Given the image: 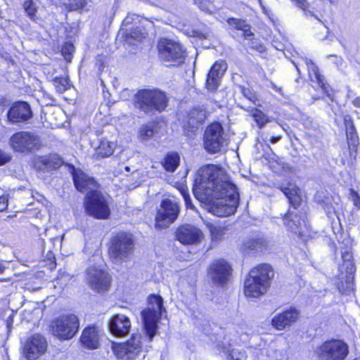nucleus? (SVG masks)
Wrapping results in <instances>:
<instances>
[{
  "label": "nucleus",
  "mask_w": 360,
  "mask_h": 360,
  "mask_svg": "<svg viewBox=\"0 0 360 360\" xmlns=\"http://www.w3.org/2000/svg\"><path fill=\"white\" fill-rule=\"evenodd\" d=\"M193 192L199 201L209 206L210 212L218 217L234 214L239 204L236 186L222 168L214 165L203 166L198 171Z\"/></svg>",
  "instance_id": "1"
},
{
  "label": "nucleus",
  "mask_w": 360,
  "mask_h": 360,
  "mask_svg": "<svg viewBox=\"0 0 360 360\" xmlns=\"http://www.w3.org/2000/svg\"><path fill=\"white\" fill-rule=\"evenodd\" d=\"M340 248L342 262L339 266V281L336 287L342 295H350L354 292V276L356 266L352 252V242L349 237H345L342 241Z\"/></svg>",
  "instance_id": "2"
},
{
  "label": "nucleus",
  "mask_w": 360,
  "mask_h": 360,
  "mask_svg": "<svg viewBox=\"0 0 360 360\" xmlns=\"http://www.w3.org/2000/svg\"><path fill=\"white\" fill-rule=\"evenodd\" d=\"M168 102L167 94L156 88L139 90L134 96L135 108L148 115L162 112L167 107Z\"/></svg>",
  "instance_id": "3"
},
{
  "label": "nucleus",
  "mask_w": 360,
  "mask_h": 360,
  "mask_svg": "<svg viewBox=\"0 0 360 360\" xmlns=\"http://www.w3.org/2000/svg\"><path fill=\"white\" fill-rule=\"evenodd\" d=\"M163 311H165V309L162 297L150 295L148 297L147 308L141 311L144 328L150 341L156 334L157 323Z\"/></svg>",
  "instance_id": "4"
},
{
  "label": "nucleus",
  "mask_w": 360,
  "mask_h": 360,
  "mask_svg": "<svg viewBox=\"0 0 360 360\" xmlns=\"http://www.w3.org/2000/svg\"><path fill=\"white\" fill-rule=\"evenodd\" d=\"M158 56L167 66L179 67L184 63L186 49L179 41L166 38L160 39L158 44Z\"/></svg>",
  "instance_id": "5"
},
{
  "label": "nucleus",
  "mask_w": 360,
  "mask_h": 360,
  "mask_svg": "<svg viewBox=\"0 0 360 360\" xmlns=\"http://www.w3.org/2000/svg\"><path fill=\"white\" fill-rule=\"evenodd\" d=\"M349 347L342 339L331 338L321 343L317 349L319 360H345Z\"/></svg>",
  "instance_id": "6"
},
{
  "label": "nucleus",
  "mask_w": 360,
  "mask_h": 360,
  "mask_svg": "<svg viewBox=\"0 0 360 360\" xmlns=\"http://www.w3.org/2000/svg\"><path fill=\"white\" fill-rule=\"evenodd\" d=\"M134 246L131 235L119 233L111 240L109 255L115 262H127L134 252Z\"/></svg>",
  "instance_id": "7"
},
{
  "label": "nucleus",
  "mask_w": 360,
  "mask_h": 360,
  "mask_svg": "<svg viewBox=\"0 0 360 360\" xmlns=\"http://www.w3.org/2000/svg\"><path fill=\"white\" fill-rule=\"evenodd\" d=\"M9 144L14 151L26 154L34 153L41 146L38 135L23 131L13 134L9 139Z\"/></svg>",
  "instance_id": "8"
},
{
  "label": "nucleus",
  "mask_w": 360,
  "mask_h": 360,
  "mask_svg": "<svg viewBox=\"0 0 360 360\" xmlns=\"http://www.w3.org/2000/svg\"><path fill=\"white\" fill-rule=\"evenodd\" d=\"M79 326V319L75 314L61 316L51 321V333L62 340H69L77 333Z\"/></svg>",
  "instance_id": "9"
},
{
  "label": "nucleus",
  "mask_w": 360,
  "mask_h": 360,
  "mask_svg": "<svg viewBox=\"0 0 360 360\" xmlns=\"http://www.w3.org/2000/svg\"><path fill=\"white\" fill-rule=\"evenodd\" d=\"M86 213L97 219H108L110 209L107 198L98 191L89 192L84 200Z\"/></svg>",
  "instance_id": "10"
},
{
  "label": "nucleus",
  "mask_w": 360,
  "mask_h": 360,
  "mask_svg": "<svg viewBox=\"0 0 360 360\" xmlns=\"http://www.w3.org/2000/svg\"><path fill=\"white\" fill-rule=\"evenodd\" d=\"M179 213L180 205L177 202L169 198L162 200L155 217V227H169L177 219Z\"/></svg>",
  "instance_id": "11"
},
{
  "label": "nucleus",
  "mask_w": 360,
  "mask_h": 360,
  "mask_svg": "<svg viewBox=\"0 0 360 360\" xmlns=\"http://www.w3.org/2000/svg\"><path fill=\"white\" fill-rule=\"evenodd\" d=\"M222 125L219 122H214L207 127L204 133V146L210 153H216L220 151L227 140Z\"/></svg>",
  "instance_id": "12"
},
{
  "label": "nucleus",
  "mask_w": 360,
  "mask_h": 360,
  "mask_svg": "<svg viewBox=\"0 0 360 360\" xmlns=\"http://www.w3.org/2000/svg\"><path fill=\"white\" fill-rule=\"evenodd\" d=\"M112 349L118 360H134L142 351L141 335L134 334L125 342L112 343Z\"/></svg>",
  "instance_id": "13"
},
{
  "label": "nucleus",
  "mask_w": 360,
  "mask_h": 360,
  "mask_svg": "<svg viewBox=\"0 0 360 360\" xmlns=\"http://www.w3.org/2000/svg\"><path fill=\"white\" fill-rule=\"evenodd\" d=\"M86 280L89 286L97 292H103L109 290L111 276L103 270L90 266L86 270Z\"/></svg>",
  "instance_id": "14"
},
{
  "label": "nucleus",
  "mask_w": 360,
  "mask_h": 360,
  "mask_svg": "<svg viewBox=\"0 0 360 360\" xmlns=\"http://www.w3.org/2000/svg\"><path fill=\"white\" fill-rule=\"evenodd\" d=\"M47 349V342L44 337L34 334L25 342L22 354L27 360H36L43 355Z\"/></svg>",
  "instance_id": "15"
},
{
  "label": "nucleus",
  "mask_w": 360,
  "mask_h": 360,
  "mask_svg": "<svg viewBox=\"0 0 360 360\" xmlns=\"http://www.w3.org/2000/svg\"><path fill=\"white\" fill-rule=\"evenodd\" d=\"M202 237L200 229L188 224L179 226L175 232V238L184 245H197L200 243Z\"/></svg>",
  "instance_id": "16"
},
{
  "label": "nucleus",
  "mask_w": 360,
  "mask_h": 360,
  "mask_svg": "<svg viewBox=\"0 0 360 360\" xmlns=\"http://www.w3.org/2000/svg\"><path fill=\"white\" fill-rule=\"evenodd\" d=\"M32 117L30 105L25 101L14 103L7 112L8 120L13 124L25 122Z\"/></svg>",
  "instance_id": "17"
},
{
  "label": "nucleus",
  "mask_w": 360,
  "mask_h": 360,
  "mask_svg": "<svg viewBox=\"0 0 360 360\" xmlns=\"http://www.w3.org/2000/svg\"><path fill=\"white\" fill-rule=\"evenodd\" d=\"M231 267L224 259L214 261L210 267L209 276L214 283L219 285L226 283L231 276Z\"/></svg>",
  "instance_id": "18"
},
{
  "label": "nucleus",
  "mask_w": 360,
  "mask_h": 360,
  "mask_svg": "<svg viewBox=\"0 0 360 360\" xmlns=\"http://www.w3.org/2000/svg\"><path fill=\"white\" fill-rule=\"evenodd\" d=\"M108 328L114 336L124 337L131 329L130 319L124 314H115L109 320Z\"/></svg>",
  "instance_id": "19"
},
{
  "label": "nucleus",
  "mask_w": 360,
  "mask_h": 360,
  "mask_svg": "<svg viewBox=\"0 0 360 360\" xmlns=\"http://www.w3.org/2000/svg\"><path fill=\"white\" fill-rule=\"evenodd\" d=\"M226 70V64L223 61H217L207 74L206 86L209 91H215L220 84V79Z\"/></svg>",
  "instance_id": "20"
},
{
  "label": "nucleus",
  "mask_w": 360,
  "mask_h": 360,
  "mask_svg": "<svg viewBox=\"0 0 360 360\" xmlns=\"http://www.w3.org/2000/svg\"><path fill=\"white\" fill-rule=\"evenodd\" d=\"M75 188L80 192L96 191L98 187L94 178L89 176L81 171L74 172L72 174Z\"/></svg>",
  "instance_id": "21"
},
{
  "label": "nucleus",
  "mask_w": 360,
  "mask_h": 360,
  "mask_svg": "<svg viewBox=\"0 0 360 360\" xmlns=\"http://www.w3.org/2000/svg\"><path fill=\"white\" fill-rule=\"evenodd\" d=\"M101 331L96 326L86 327L82 332L80 341L85 348L96 349L100 345Z\"/></svg>",
  "instance_id": "22"
},
{
  "label": "nucleus",
  "mask_w": 360,
  "mask_h": 360,
  "mask_svg": "<svg viewBox=\"0 0 360 360\" xmlns=\"http://www.w3.org/2000/svg\"><path fill=\"white\" fill-rule=\"evenodd\" d=\"M269 288L262 284L259 281L252 277L249 273L244 283V292L248 297H259L265 294Z\"/></svg>",
  "instance_id": "23"
},
{
  "label": "nucleus",
  "mask_w": 360,
  "mask_h": 360,
  "mask_svg": "<svg viewBox=\"0 0 360 360\" xmlns=\"http://www.w3.org/2000/svg\"><path fill=\"white\" fill-rule=\"evenodd\" d=\"M299 316V311L290 309L274 316L271 321L272 326L277 330H283L295 322Z\"/></svg>",
  "instance_id": "24"
},
{
  "label": "nucleus",
  "mask_w": 360,
  "mask_h": 360,
  "mask_svg": "<svg viewBox=\"0 0 360 360\" xmlns=\"http://www.w3.org/2000/svg\"><path fill=\"white\" fill-rule=\"evenodd\" d=\"M249 273L252 277L254 276L267 288L270 287L271 280L274 276V269L268 264H259L252 269Z\"/></svg>",
  "instance_id": "25"
},
{
  "label": "nucleus",
  "mask_w": 360,
  "mask_h": 360,
  "mask_svg": "<svg viewBox=\"0 0 360 360\" xmlns=\"http://www.w3.org/2000/svg\"><path fill=\"white\" fill-rule=\"evenodd\" d=\"M288 199L290 205L295 209L299 208L302 202V198L300 195V188L293 184H288L287 185H279L278 186Z\"/></svg>",
  "instance_id": "26"
},
{
  "label": "nucleus",
  "mask_w": 360,
  "mask_h": 360,
  "mask_svg": "<svg viewBox=\"0 0 360 360\" xmlns=\"http://www.w3.org/2000/svg\"><path fill=\"white\" fill-rule=\"evenodd\" d=\"M207 117L205 110L200 108H194L188 115V126L184 127L191 132L195 131Z\"/></svg>",
  "instance_id": "27"
},
{
  "label": "nucleus",
  "mask_w": 360,
  "mask_h": 360,
  "mask_svg": "<svg viewBox=\"0 0 360 360\" xmlns=\"http://www.w3.org/2000/svg\"><path fill=\"white\" fill-rule=\"evenodd\" d=\"M346 138L348 146L350 149L356 150L359 146V136L352 117L347 116L344 118Z\"/></svg>",
  "instance_id": "28"
},
{
  "label": "nucleus",
  "mask_w": 360,
  "mask_h": 360,
  "mask_svg": "<svg viewBox=\"0 0 360 360\" xmlns=\"http://www.w3.org/2000/svg\"><path fill=\"white\" fill-rule=\"evenodd\" d=\"M283 221L284 224L288 230L295 234H298L299 236L304 234V228L306 227L307 224L304 221H301L297 214L293 215L292 213L288 210L284 216Z\"/></svg>",
  "instance_id": "29"
},
{
  "label": "nucleus",
  "mask_w": 360,
  "mask_h": 360,
  "mask_svg": "<svg viewBox=\"0 0 360 360\" xmlns=\"http://www.w3.org/2000/svg\"><path fill=\"white\" fill-rule=\"evenodd\" d=\"M246 250L250 253L255 254L262 252L267 248V241L261 236H255L248 238L243 243Z\"/></svg>",
  "instance_id": "30"
},
{
  "label": "nucleus",
  "mask_w": 360,
  "mask_h": 360,
  "mask_svg": "<svg viewBox=\"0 0 360 360\" xmlns=\"http://www.w3.org/2000/svg\"><path fill=\"white\" fill-rule=\"evenodd\" d=\"M316 84L318 86V89L322 93V95L321 96L320 98L324 101H333L335 90L332 88V86L327 82L325 77L317 72Z\"/></svg>",
  "instance_id": "31"
},
{
  "label": "nucleus",
  "mask_w": 360,
  "mask_h": 360,
  "mask_svg": "<svg viewBox=\"0 0 360 360\" xmlns=\"http://www.w3.org/2000/svg\"><path fill=\"white\" fill-rule=\"evenodd\" d=\"M340 198L338 195H327L318 202L326 212L328 217L336 214V207L338 205Z\"/></svg>",
  "instance_id": "32"
},
{
  "label": "nucleus",
  "mask_w": 360,
  "mask_h": 360,
  "mask_svg": "<svg viewBox=\"0 0 360 360\" xmlns=\"http://www.w3.org/2000/svg\"><path fill=\"white\" fill-rule=\"evenodd\" d=\"M39 162L47 170H53L58 168L62 164V159L57 155H51L46 157H41Z\"/></svg>",
  "instance_id": "33"
},
{
  "label": "nucleus",
  "mask_w": 360,
  "mask_h": 360,
  "mask_svg": "<svg viewBox=\"0 0 360 360\" xmlns=\"http://www.w3.org/2000/svg\"><path fill=\"white\" fill-rule=\"evenodd\" d=\"M114 143L107 140H102L97 147L95 155L97 158H105L112 155L114 152Z\"/></svg>",
  "instance_id": "34"
},
{
  "label": "nucleus",
  "mask_w": 360,
  "mask_h": 360,
  "mask_svg": "<svg viewBox=\"0 0 360 360\" xmlns=\"http://www.w3.org/2000/svg\"><path fill=\"white\" fill-rule=\"evenodd\" d=\"M180 158L177 153H169L162 162V166L167 172H173L179 165Z\"/></svg>",
  "instance_id": "35"
},
{
  "label": "nucleus",
  "mask_w": 360,
  "mask_h": 360,
  "mask_svg": "<svg viewBox=\"0 0 360 360\" xmlns=\"http://www.w3.org/2000/svg\"><path fill=\"white\" fill-rule=\"evenodd\" d=\"M53 84L56 91L62 94L70 89L71 84L68 77H56L53 79Z\"/></svg>",
  "instance_id": "36"
},
{
  "label": "nucleus",
  "mask_w": 360,
  "mask_h": 360,
  "mask_svg": "<svg viewBox=\"0 0 360 360\" xmlns=\"http://www.w3.org/2000/svg\"><path fill=\"white\" fill-rule=\"evenodd\" d=\"M227 353L226 360H248V355L245 350L232 349L224 350Z\"/></svg>",
  "instance_id": "37"
},
{
  "label": "nucleus",
  "mask_w": 360,
  "mask_h": 360,
  "mask_svg": "<svg viewBox=\"0 0 360 360\" xmlns=\"http://www.w3.org/2000/svg\"><path fill=\"white\" fill-rule=\"evenodd\" d=\"M157 126L145 125L139 129V138L141 141H146L153 137L156 131Z\"/></svg>",
  "instance_id": "38"
},
{
  "label": "nucleus",
  "mask_w": 360,
  "mask_h": 360,
  "mask_svg": "<svg viewBox=\"0 0 360 360\" xmlns=\"http://www.w3.org/2000/svg\"><path fill=\"white\" fill-rule=\"evenodd\" d=\"M24 8L30 18L35 20L37 7L32 0H26L24 2Z\"/></svg>",
  "instance_id": "39"
},
{
  "label": "nucleus",
  "mask_w": 360,
  "mask_h": 360,
  "mask_svg": "<svg viewBox=\"0 0 360 360\" xmlns=\"http://www.w3.org/2000/svg\"><path fill=\"white\" fill-rule=\"evenodd\" d=\"M227 23L231 28L241 30L246 27V21L242 19L230 18L227 20Z\"/></svg>",
  "instance_id": "40"
},
{
  "label": "nucleus",
  "mask_w": 360,
  "mask_h": 360,
  "mask_svg": "<svg viewBox=\"0 0 360 360\" xmlns=\"http://www.w3.org/2000/svg\"><path fill=\"white\" fill-rule=\"evenodd\" d=\"M239 88L240 92L245 98H246L250 102L255 103V102L257 101V98L255 93L252 90L244 86H240Z\"/></svg>",
  "instance_id": "41"
},
{
  "label": "nucleus",
  "mask_w": 360,
  "mask_h": 360,
  "mask_svg": "<svg viewBox=\"0 0 360 360\" xmlns=\"http://www.w3.org/2000/svg\"><path fill=\"white\" fill-rule=\"evenodd\" d=\"M75 51V47L71 43H65L62 47V54L65 59L68 61H70L72 56V53Z\"/></svg>",
  "instance_id": "42"
},
{
  "label": "nucleus",
  "mask_w": 360,
  "mask_h": 360,
  "mask_svg": "<svg viewBox=\"0 0 360 360\" xmlns=\"http://www.w3.org/2000/svg\"><path fill=\"white\" fill-rule=\"evenodd\" d=\"M252 117L255 119V121L257 122V125L262 127L264 126L265 124L268 122L266 116L261 111L257 109L252 114Z\"/></svg>",
  "instance_id": "43"
},
{
  "label": "nucleus",
  "mask_w": 360,
  "mask_h": 360,
  "mask_svg": "<svg viewBox=\"0 0 360 360\" xmlns=\"http://www.w3.org/2000/svg\"><path fill=\"white\" fill-rule=\"evenodd\" d=\"M67 5L72 11H76L84 8L86 4V0H68Z\"/></svg>",
  "instance_id": "44"
},
{
  "label": "nucleus",
  "mask_w": 360,
  "mask_h": 360,
  "mask_svg": "<svg viewBox=\"0 0 360 360\" xmlns=\"http://www.w3.org/2000/svg\"><path fill=\"white\" fill-rule=\"evenodd\" d=\"M181 193L184 199L185 205L187 208H190L192 210H195V206L193 205L191 197L189 193H188V191L185 189L184 188H182L181 190Z\"/></svg>",
  "instance_id": "45"
},
{
  "label": "nucleus",
  "mask_w": 360,
  "mask_h": 360,
  "mask_svg": "<svg viewBox=\"0 0 360 360\" xmlns=\"http://www.w3.org/2000/svg\"><path fill=\"white\" fill-rule=\"evenodd\" d=\"M145 34L146 33L144 32H143V30L141 28L136 27L134 30H131L130 33H129V35L131 38H133L137 41H140L142 38L145 37Z\"/></svg>",
  "instance_id": "46"
},
{
  "label": "nucleus",
  "mask_w": 360,
  "mask_h": 360,
  "mask_svg": "<svg viewBox=\"0 0 360 360\" xmlns=\"http://www.w3.org/2000/svg\"><path fill=\"white\" fill-rule=\"evenodd\" d=\"M295 1L297 2V5L305 12L307 15H309L311 17L314 16L313 11L307 9L308 3L306 0H295Z\"/></svg>",
  "instance_id": "47"
},
{
  "label": "nucleus",
  "mask_w": 360,
  "mask_h": 360,
  "mask_svg": "<svg viewBox=\"0 0 360 360\" xmlns=\"http://www.w3.org/2000/svg\"><path fill=\"white\" fill-rule=\"evenodd\" d=\"M349 196L352 197L354 205L358 208H360V195L358 192L354 191L353 188H350ZM349 198L351 199V197H349Z\"/></svg>",
  "instance_id": "48"
},
{
  "label": "nucleus",
  "mask_w": 360,
  "mask_h": 360,
  "mask_svg": "<svg viewBox=\"0 0 360 360\" xmlns=\"http://www.w3.org/2000/svg\"><path fill=\"white\" fill-rule=\"evenodd\" d=\"M241 31L243 32V35L245 39H246L248 40L252 41V37L254 36V34L251 31V27L249 24L247 23L246 27L243 28V30H241Z\"/></svg>",
  "instance_id": "49"
},
{
  "label": "nucleus",
  "mask_w": 360,
  "mask_h": 360,
  "mask_svg": "<svg viewBox=\"0 0 360 360\" xmlns=\"http://www.w3.org/2000/svg\"><path fill=\"white\" fill-rule=\"evenodd\" d=\"M11 160V157L8 154L0 150V165H5L10 162Z\"/></svg>",
  "instance_id": "50"
},
{
  "label": "nucleus",
  "mask_w": 360,
  "mask_h": 360,
  "mask_svg": "<svg viewBox=\"0 0 360 360\" xmlns=\"http://www.w3.org/2000/svg\"><path fill=\"white\" fill-rule=\"evenodd\" d=\"M211 234L213 238L217 239L221 236L222 231L220 228L213 227L211 229Z\"/></svg>",
  "instance_id": "51"
},
{
  "label": "nucleus",
  "mask_w": 360,
  "mask_h": 360,
  "mask_svg": "<svg viewBox=\"0 0 360 360\" xmlns=\"http://www.w3.org/2000/svg\"><path fill=\"white\" fill-rule=\"evenodd\" d=\"M8 206V200L6 197H0V212H3Z\"/></svg>",
  "instance_id": "52"
},
{
  "label": "nucleus",
  "mask_w": 360,
  "mask_h": 360,
  "mask_svg": "<svg viewBox=\"0 0 360 360\" xmlns=\"http://www.w3.org/2000/svg\"><path fill=\"white\" fill-rule=\"evenodd\" d=\"M252 48L254 49H256L259 52H263L264 51V47L261 44H257L255 41H252Z\"/></svg>",
  "instance_id": "53"
},
{
  "label": "nucleus",
  "mask_w": 360,
  "mask_h": 360,
  "mask_svg": "<svg viewBox=\"0 0 360 360\" xmlns=\"http://www.w3.org/2000/svg\"><path fill=\"white\" fill-rule=\"evenodd\" d=\"M352 103L354 106L356 108H360V96L354 98L352 100Z\"/></svg>",
  "instance_id": "54"
},
{
  "label": "nucleus",
  "mask_w": 360,
  "mask_h": 360,
  "mask_svg": "<svg viewBox=\"0 0 360 360\" xmlns=\"http://www.w3.org/2000/svg\"><path fill=\"white\" fill-rule=\"evenodd\" d=\"M281 139V136H273L270 139V141L271 143H276L278 142Z\"/></svg>",
  "instance_id": "55"
},
{
  "label": "nucleus",
  "mask_w": 360,
  "mask_h": 360,
  "mask_svg": "<svg viewBox=\"0 0 360 360\" xmlns=\"http://www.w3.org/2000/svg\"><path fill=\"white\" fill-rule=\"evenodd\" d=\"M331 4L338 3V0H328Z\"/></svg>",
  "instance_id": "56"
},
{
  "label": "nucleus",
  "mask_w": 360,
  "mask_h": 360,
  "mask_svg": "<svg viewBox=\"0 0 360 360\" xmlns=\"http://www.w3.org/2000/svg\"><path fill=\"white\" fill-rule=\"evenodd\" d=\"M124 169L127 171V172H130V168L129 167H125Z\"/></svg>",
  "instance_id": "57"
},
{
  "label": "nucleus",
  "mask_w": 360,
  "mask_h": 360,
  "mask_svg": "<svg viewBox=\"0 0 360 360\" xmlns=\"http://www.w3.org/2000/svg\"><path fill=\"white\" fill-rule=\"evenodd\" d=\"M3 271V269L1 266H0V273H1Z\"/></svg>",
  "instance_id": "58"
},
{
  "label": "nucleus",
  "mask_w": 360,
  "mask_h": 360,
  "mask_svg": "<svg viewBox=\"0 0 360 360\" xmlns=\"http://www.w3.org/2000/svg\"><path fill=\"white\" fill-rule=\"evenodd\" d=\"M259 2L260 4V5H262V1L261 0H259Z\"/></svg>",
  "instance_id": "59"
}]
</instances>
